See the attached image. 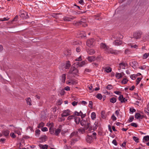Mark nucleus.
Masks as SVG:
<instances>
[{
    "label": "nucleus",
    "mask_w": 149,
    "mask_h": 149,
    "mask_svg": "<svg viewBox=\"0 0 149 149\" xmlns=\"http://www.w3.org/2000/svg\"><path fill=\"white\" fill-rule=\"evenodd\" d=\"M70 111L68 109L65 110L63 111V113L61 114V116L63 117L67 116L70 114Z\"/></svg>",
    "instance_id": "nucleus-10"
},
{
    "label": "nucleus",
    "mask_w": 149,
    "mask_h": 149,
    "mask_svg": "<svg viewBox=\"0 0 149 149\" xmlns=\"http://www.w3.org/2000/svg\"><path fill=\"white\" fill-rule=\"evenodd\" d=\"M86 64L85 61H82L81 62H77L74 63L72 66L70 71L69 72V73L70 74H76L78 73V71L76 68L74 67V66L77 65L78 67H81L84 66Z\"/></svg>",
    "instance_id": "nucleus-1"
},
{
    "label": "nucleus",
    "mask_w": 149,
    "mask_h": 149,
    "mask_svg": "<svg viewBox=\"0 0 149 149\" xmlns=\"http://www.w3.org/2000/svg\"><path fill=\"white\" fill-rule=\"evenodd\" d=\"M71 66V64L70 63V61H67L65 64H61L59 67L60 69L62 70H64L65 69H68Z\"/></svg>",
    "instance_id": "nucleus-3"
},
{
    "label": "nucleus",
    "mask_w": 149,
    "mask_h": 149,
    "mask_svg": "<svg viewBox=\"0 0 149 149\" xmlns=\"http://www.w3.org/2000/svg\"><path fill=\"white\" fill-rule=\"evenodd\" d=\"M122 42L121 40H116L113 42V44L116 45H119L122 44Z\"/></svg>",
    "instance_id": "nucleus-21"
},
{
    "label": "nucleus",
    "mask_w": 149,
    "mask_h": 149,
    "mask_svg": "<svg viewBox=\"0 0 149 149\" xmlns=\"http://www.w3.org/2000/svg\"><path fill=\"white\" fill-rule=\"evenodd\" d=\"M141 78H138L136 80V81L137 82L136 84H138L140 81L141 80Z\"/></svg>",
    "instance_id": "nucleus-50"
},
{
    "label": "nucleus",
    "mask_w": 149,
    "mask_h": 149,
    "mask_svg": "<svg viewBox=\"0 0 149 149\" xmlns=\"http://www.w3.org/2000/svg\"><path fill=\"white\" fill-rule=\"evenodd\" d=\"M91 72V70L89 69H86L84 71L85 73H89Z\"/></svg>",
    "instance_id": "nucleus-51"
},
{
    "label": "nucleus",
    "mask_w": 149,
    "mask_h": 149,
    "mask_svg": "<svg viewBox=\"0 0 149 149\" xmlns=\"http://www.w3.org/2000/svg\"><path fill=\"white\" fill-rule=\"evenodd\" d=\"M112 70L111 68L109 67H106L104 71L106 72L107 73H109L111 72Z\"/></svg>",
    "instance_id": "nucleus-26"
},
{
    "label": "nucleus",
    "mask_w": 149,
    "mask_h": 149,
    "mask_svg": "<svg viewBox=\"0 0 149 149\" xmlns=\"http://www.w3.org/2000/svg\"><path fill=\"white\" fill-rule=\"evenodd\" d=\"M95 40L93 38L88 40L86 42V45L89 47H93L95 44Z\"/></svg>",
    "instance_id": "nucleus-6"
},
{
    "label": "nucleus",
    "mask_w": 149,
    "mask_h": 149,
    "mask_svg": "<svg viewBox=\"0 0 149 149\" xmlns=\"http://www.w3.org/2000/svg\"><path fill=\"white\" fill-rule=\"evenodd\" d=\"M78 140V139L77 138H72L71 139V144H74L75 142L77 141Z\"/></svg>",
    "instance_id": "nucleus-23"
},
{
    "label": "nucleus",
    "mask_w": 149,
    "mask_h": 149,
    "mask_svg": "<svg viewBox=\"0 0 149 149\" xmlns=\"http://www.w3.org/2000/svg\"><path fill=\"white\" fill-rule=\"evenodd\" d=\"M79 114H80V116L81 118L82 119L83 118H84L86 116V114L84 113L83 114V113L80 111L79 112Z\"/></svg>",
    "instance_id": "nucleus-30"
},
{
    "label": "nucleus",
    "mask_w": 149,
    "mask_h": 149,
    "mask_svg": "<svg viewBox=\"0 0 149 149\" xmlns=\"http://www.w3.org/2000/svg\"><path fill=\"white\" fill-rule=\"evenodd\" d=\"M108 47L105 44L102 43L100 44V48L104 49L105 52L108 49Z\"/></svg>",
    "instance_id": "nucleus-13"
},
{
    "label": "nucleus",
    "mask_w": 149,
    "mask_h": 149,
    "mask_svg": "<svg viewBox=\"0 0 149 149\" xmlns=\"http://www.w3.org/2000/svg\"><path fill=\"white\" fill-rule=\"evenodd\" d=\"M65 93V92L64 91L63 89L61 90L60 92V94L61 95H63Z\"/></svg>",
    "instance_id": "nucleus-55"
},
{
    "label": "nucleus",
    "mask_w": 149,
    "mask_h": 149,
    "mask_svg": "<svg viewBox=\"0 0 149 149\" xmlns=\"http://www.w3.org/2000/svg\"><path fill=\"white\" fill-rule=\"evenodd\" d=\"M10 132L9 130H3L2 132V135H3L5 136H7L9 135Z\"/></svg>",
    "instance_id": "nucleus-19"
},
{
    "label": "nucleus",
    "mask_w": 149,
    "mask_h": 149,
    "mask_svg": "<svg viewBox=\"0 0 149 149\" xmlns=\"http://www.w3.org/2000/svg\"><path fill=\"white\" fill-rule=\"evenodd\" d=\"M116 101V98L113 97L110 99V102L112 103H114Z\"/></svg>",
    "instance_id": "nucleus-29"
},
{
    "label": "nucleus",
    "mask_w": 149,
    "mask_h": 149,
    "mask_svg": "<svg viewBox=\"0 0 149 149\" xmlns=\"http://www.w3.org/2000/svg\"><path fill=\"white\" fill-rule=\"evenodd\" d=\"M78 132L77 131H74L70 135L69 137L70 139H72L77 136Z\"/></svg>",
    "instance_id": "nucleus-12"
},
{
    "label": "nucleus",
    "mask_w": 149,
    "mask_h": 149,
    "mask_svg": "<svg viewBox=\"0 0 149 149\" xmlns=\"http://www.w3.org/2000/svg\"><path fill=\"white\" fill-rule=\"evenodd\" d=\"M62 82L63 83H64L65 81V79H66L65 75H62Z\"/></svg>",
    "instance_id": "nucleus-38"
},
{
    "label": "nucleus",
    "mask_w": 149,
    "mask_h": 149,
    "mask_svg": "<svg viewBox=\"0 0 149 149\" xmlns=\"http://www.w3.org/2000/svg\"><path fill=\"white\" fill-rule=\"evenodd\" d=\"M59 13H53L52 14V16L56 18H57L58 17V16L59 15Z\"/></svg>",
    "instance_id": "nucleus-36"
},
{
    "label": "nucleus",
    "mask_w": 149,
    "mask_h": 149,
    "mask_svg": "<svg viewBox=\"0 0 149 149\" xmlns=\"http://www.w3.org/2000/svg\"><path fill=\"white\" fill-rule=\"evenodd\" d=\"M74 116H80V114H79V112H78L77 111H75L74 112Z\"/></svg>",
    "instance_id": "nucleus-53"
},
{
    "label": "nucleus",
    "mask_w": 149,
    "mask_h": 149,
    "mask_svg": "<svg viewBox=\"0 0 149 149\" xmlns=\"http://www.w3.org/2000/svg\"><path fill=\"white\" fill-rule=\"evenodd\" d=\"M86 140L88 143H91L92 140V136H88L86 137Z\"/></svg>",
    "instance_id": "nucleus-18"
},
{
    "label": "nucleus",
    "mask_w": 149,
    "mask_h": 149,
    "mask_svg": "<svg viewBox=\"0 0 149 149\" xmlns=\"http://www.w3.org/2000/svg\"><path fill=\"white\" fill-rule=\"evenodd\" d=\"M70 54V51H66L65 52V55H69Z\"/></svg>",
    "instance_id": "nucleus-59"
},
{
    "label": "nucleus",
    "mask_w": 149,
    "mask_h": 149,
    "mask_svg": "<svg viewBox=\"0 0 149 149\" xmlns=\"http://www.w3.org/2000/svg\"><path fill=\"white\" fill-rule=\"evenodd\" d=\"M148 56V53H145L143 55V59H146Z\"/></svg>",
    "instance_id": "nucleus-41"
},
{
    "label": "nucleus",
    "mask_w": 149,
    "mask_h": 149,
    "mask_svg": "<svg viewBox=\"0 0 149 149\" xmlns=\"http://www.w3.org/2000/svg\"><path fill=\"white\" fill-rule=\"evenodd\" d=\"M78 35L79 37H80L81 38H84L86 36V34L84 31H81L80 32L78 33Z\"/></svg>",
    "instance_id": "nucleus-15"
},
{
    "label": "nucleus",
    "mask_w": 149,
    "mask_h": 149,
    "mask_svg": "<svg viewBox=\"0 0 149 149\" xmlns=\"http://www.w3.org/2000/svg\"><path fill=\"white\" fill-rule=\"evenodd\" d=\"M74 121L77 124H79L81 121V118L79 117L75 116L74 118Z\"/></svg>",
    "instance_id": "nucleus-20"
},
{
    "label": "nucleus",
    "mask_w": 149,
    "mask_h": 149,
    "mask_svg": "<svg viewBox=\"0 0 149 149\" xmlns=\"http://www.w3.org/2000/svg\"><path fill=\"white\" fill-rule=\"evenodd\" d=\"M80 124L82 126H84V128L85 130H87L89 127V125H90L89 121H85L83 119L81 120Z\"/></svg>",
    "instance_id": "nucleus-4"
},
{
    "label": "nucleus",
    "mask_w": 149,
    "mask_h": 149,
    "mask_svg": "<svg viewBox=\"0 0 149 149\" xmlns=\"http://www.w3.org/2000/svg\"><path fill=\"white\" fill-rule=\"evenodd\" d=\"M128 81V80L126 78L124 79L122 82V84H126Z\"/></svg>",
    "instance_id": "nucleus-42"
},
{
    "label": "nucleus",
    "mask_w": 149,
    "mask_h": 149,
    "mask_svg": "<svg viewBox=\"0 0 149 149\" xmlns=\"http://www.w3.org/2000/svg\"><path fill=\"white\" fill-rule=\"evenodd\" d=\"M90 125H89V127L88 128V130L90 132H93V131H92V130H94V129H93V128L91 127Z\"/></svg>",
    "instance_id": "nucleus-57"
},
{
    "label": "nucleus",
    "mask_w": 149,
    "mask_h": 149,
    "mask_svg": "<svg viewBox=\"0 0 149 149\" xmlns=\"http://www.w3.org/2000/svg\"><path fill=\"white\" fill-rule=\"evenodd\" d=\"M41 130L43 132H46L48 131V129L46 127H44L41 128Z\"/></svg>",
    "instance_id": "nucleus-49"
},
{
    "label": "nucleus",
    "mask_w": 149,
    "mask_h": 149,
    "mask_svg": "<svg viewBox=\"0 0 149 149\" xmlns=\"http://www.w3.org/2000/svg\"><path fill=\"white\" fill-rule=\"evenodd\" d=\"M25 100L28 105H29L30 106L31 105V99L30 97H28L26 98Z\"/></svg>",
    "instance_id": "nucleus-22"
},
{
    "label": "nucleus",
    "mask_w": 149,
    "mask_h": 149,
    "mask_svg": "<svg viewBox=\"0 0 149 149\" xmlns=\"http://www.w3.org/2000/svg\"><path fill=\"white\" fill-rule=\"evenodd\" d=\"M87 51L88 53L89 54L91 55L93 54L95 52L94 50L91 49H88Z\"/></svg>",
    "instance_id": "nucleus-17"
},
{
    "label": "nucleus",
    "mask_w": 149,
    "mask_h": 149,
    "mask_svg": "<svg viewBox=\"0 0 149 149\" xmlns=\"http://www.w3.org/2000/svg\"><path fill=\"white\" fill-rule=\"evenodd\" d=\"M142 34V32L141 31H136L133 33V37L137 39H139L141 38Z\"/></svg>",
    "instance_id": "nucleus-5"
},
{
    "label": "nucleus",
    "mask_w": 149,
    "mask_h": 149,
    "mask_svg": "<svg viewBox=\"0 0 149 149\" xmlns=\"http://www.w3.org/2000/svg\"><path fill=\"white\" fill-rule=\"evenodd\" d=\"M111 118L113 121L116 120L117 119L116 118L115 116L113 114L112 115Z\"/></svg>",
    "instance_id": "nucleus-47"
},
{
    "label": "nucleus",
    "mask_w": 149,
    "mask_h": 149,
    "mask_svg": "<svg viewBox=\"0 0 149 149\" xmlns=\"http://www.w3.org/2000/svg\"><path fill=\"white\" fill-rule=\"evenodd\" d=\"M35 132L36 134V135H38L39 136L40 134V131L39 130H36Z\"/></svg>",
    "instance_id": "nucleus-61"
},
{
    "label": "nucleus",
    "mask_w": 149,
    "mask_h": 149,
    "mask_svg": "<svg viewBox=\"0 0 149 149\" xmlns=\"http://www.w3.org/2000/svg\"><path fill=\"white\" fill-rule=\"evenodd\" d=\"M88 61L90 62H91L95 60V58L93 56L88 57L87 58Z\"/></svg>",
    "instance_id": "nucleus-24"
},
{
    "label": "nucleus",
    "mask_w": 149,
    "mask_h": 149,
    "mask_svg": "<svg viewBox=\"0 0 149 149\" xmlns=\"http://www.w3.org/2000/svg\"><path fill=\"white\" fill-rule=\"evenodd\" d=\"M127 65L126 63H121L119 64V67L120 69H125Z\"/></svg>",
    "instance_id": "nucleus-14"
},
{
    "label": "nucleus",
    "mask_w": 149,
    "mask_h": 149,
    "mask_svg": "<svg viewBox=\"0 0 149 149\" xmlns=\"http://www.w3.org/2000/svg\"><path fill=\"white\" fill-rule=\"evenodd\" d=\"M91 118L92 120H94L96 118V115L94 112H92L91 113Z\"/></svg>",
    "instance_id": "nucleus-27"
},
{
    "label": "nucleus",
    "mask_w": 149,
    "mask_h": 149,
    "mask_svg": "<svg viewBox=\"0 0 149 149\" xmlns=\"http://www.w3.org/2000/svg\"><path fill=\"white\" fill-rule=\"evenodd\" d=\"M130 125H131L132 126H133L134 127H137V124L134 123H133L130 124Z\"/></svg>",
    "instance_id": "nucleus-44"
},
{
    "label": "nucleus",
    "mask_w": 149,
    "mask_h": 149,
    "mask_svg": "<svg viewBox=\"0 0 149 149\" xmlns=\"http://www.w3.org/2000/svg\"><path fill=\"white\" fill-rule=\"evenodd\" d=\"M143 139L146 141H149V136H146L143 137Z\"/></svg>",
    "instance_id": "nucleus-37"
},
{
    "label": "nucleus",
    "mask_w": 149,
    "mask_h": 149,
    "mask_svg": "<svg viewBox=\"0 0 149 149\" xmlns=\"http://www.w3.org/2000/svg\"><path fill=\"white\" fill-rule=\"evenodd\" d=\"M73 23L76 26L82 25L84 27H85L87 26L86 20L84 19H82L79 22H76L74 21Z\"/></svg>",
    "instance_id": "nucleus-2"
},
{
    "label": "nucleus",
    "mask_w": 149,
    "mask_h": 149,
    "mask_svg": "<svg viewBox=\"0 0 149 149\" xmlns=\"http://www.w3.org/2000/svg\"><path fill=\"white\" fill-rule=\"evenodd\" d=\"M134 119V117L133 116H132L129 118L128 120V121L130 123Z\"/></svg>",
    "instance_id": "nucleus-54"
},
{
    "label": "nucleus",
    "mask_w": 149,
    "mask_h": 149,
    "mask_svg": "<svg viewBox=\"0 0 149 149\" xmlns=\"http://www.w3.org/2000/svg\"><path fill=\"white\" fill-rule=\"evenodd\" d=\"M123 96L122 95H120L118 97V99H119V100L121 102V101H122V100H123Z\"/></svg>",
    "instance_id": "nucleus-56"
},
{
    "label": "nucleus",
    "mask_w": 149,
    "mask_h": 149,
    "mask_svg": "<svg viewBox=\"0 0 149 149\" xmlns=\"http://www.w3.org/2000/svg\"><path fill=\"white\" fill-rule=\"evenodd\" d=\"M79 3L81 5H84V4L83 0H81L79 1Z\"/></svg>",
    "instance_id": "nucleus-63"
},
{
    "label": "nucleus",
    "mask_w": 149,
    "mask_h": 149,
    "mask_svg": "<svg viewBox=\"0 0 149 149\" xmlns=\"http://www.w3.org/2000/svg\"><path fill=\"white\" fill-rule=\"evenodd\" d=\"M44 125V123L43 122H41L40 123L38 126V128H40L42 127H43Z\"/></svg>",
    "instance_id": "nucleus-31"
},
{
    "label": "nucleus",
    "mask_w": 149,
    "mask_h": 149,
    "mask_svg": "<svg viewBox=\"0 0 149 149\" xmlns=\"http://www.w3.org/2000/svg\"><path fill=\"white\" fill-rule=\"evenodd\" d=\"M49 132L51 134H53L54 133V130L53 129V128H52V127H50L49 129Z\"/></svg>",
    "instance_id": "nucleus-32"
},
{
    "label": "nucleus",
    "mask_w": 149,
    "mask_h": 149,
    "mask_svg": "<svg viewBox=\"0 0 149 149\" xmlns=\"http://www.w3.org/2000/svg\"><path fill=\"white\" fill-rule=\"evenodd\" d=\"M138 75H131L130 76L131 78L133 80H134L135 79L136 77Z\"/></svg>",
    "instance_id": "nucleus-52"
},
{
    "label": "nucleus",
    "mask_w": 149,
    "mask_h": 149,
    "mask_svg": "<svg viewBox=\"0 0 149 149\" xmlns=\"http://www.w3.org/2000/svg\"><path fill=\"white\" fill-rule=\"evenodd\" d=\"M133 139L136 142H139V138L136 136H134L133 137Z\"/></svg>",
    "instance_id": "nucleus-35"
},
{
    "label": "nucleus",
    "mask_w": 149,
    "mask_h": 149,
    "mask_svg": "<svg viewBox=\"0 0 149 149\" xmlns=\"http://www.w3.org/2000/svg\"><path fill=\"white\" fill-rule=\"evenodd\" d=\"M146 66L145 65H143L142 66H139V69H141L142 70H144L146 69Z\"/></svg>",
    "instance_id": "nucleus-34"
},
{
    "label": "nucleus",
    "mask_w": 149,
    "mask_h": 149,
    "mask_svg": "<svg viewBox=\"0 0 149 149\" xmlns=\"http://www.w3.org/2000/svg\"><path fill=\"white\" fill-rule=\"evenodd\" d=\"M14 132L15 133L17 134L18 135H21V132L15 129L14 130Z\"/></svg>",
    "instance_id": "nucleus-46"
},
{
    "label": "nucleus",
    "mask_w": 149,
    "mask_h": 149,
    "mask_svg": "<svg viewBox=\"0 0 149 149\" xmlns=\"http://www.w3.org/2000/svg\"><path fill=\"white\" fill-rule=\"evenodd\" d=\"M88 106L91 109L93 108V102L91 101L89 102Z\"/></svg>",
    "instance_id": "nucleus-45"
},
{
    "label": "nucleus",
    "mask_w": 149,
    "mask_h": 149,
    "mask_svg": "<svg viewBox=\"0 0 149 149\" xmlns=\"http://www.w3.org/2000/svg\"><path fill=\"white\" fill-rule=\"evenodd\" d=\"M137 63L135 61H133L130 62V64L133 68H135L137 65Z\"/></svg>",
    "instance_id": "nucleus-16"
},
{
    "label": "nucleus",
    "mask_w": 149,
    "mask_h": 149,
    "mask_svg": "<svg viewBox=\"0 0 149 149\" xmlns=\"http://www.w3.org/2000/svg\"><path fill=\"white\" fill-rule=\"evenodd\" d=\"M77 103H78L77 102L74 101L72 103V104L73 106H74L76 105L77 104Z\"/></svg>",
    "instance_id": "nucleus-64"
},
{
    "label": "nucleus",
    "mask_w": 149,
    "mask_h": 149,
    "mask_svg": "<svg viewBox=\"0 0 149 149\" xmlns=\"http://www.w3.org/2000/svg\"><path fill=\"white\" fill-rule=\"evenodd\" d=\"M20 15L23 19H26L28 17L27 13L23 10L20 11Z\"/></svg>",
    "instance_id": "nucleus-7"
},
{
    "label": "nucleus",
    "mask_w": 149,
    "mask_h": 149,
    "mask_svg": "<svg viewBox=\"0 0 149 149\" xmlns=\"http://www.w3.org/2000/svg\"><path fill=\"white\" fill-rule=\"evenodd\" d=\"M113 88V86L111 85H108L107 87L106 88L109 90H110V89H112Z\"/></svg>",
    "instance_id": "nucleus-40"
},
{
    "label": "nucleus",
    "mask_w": 149,
    "mask_h": 149,
    "mask_svg": "<svg viewBox=\"0 0 149 149\" xmlns=\"http://www.w3.org/2000/svg\"><path fill=\"white\" fill-rule=\"evenodd\" d=\"M85 129H79L78 130V131L79 132H81L82 133H84L85 132Z\"/></svg>",
    "instance_id": "nucleus-58"
},
{
    "label": "nucleus",
    "mask_w": 149,
    "mask_h": 149,
    "mask_svg": "<svg viewBox=\"0 0 149 149\" xmlns=\"http://www.w3.org/2000/svg\"><path fill=\"white\" fill-rule=\"evenodd\" d=\"M75 116L74 115L69 116L68 118V120H70L72 118H74Z\"/></svg>",
    "instance_id": "nucleus-43"
},
{
    "label": "nucleus",
    "mask_w": 149,
    "mask_h": 149,
    "mask_svg": "<svg viewBox=\"0 0 149 149\" xmlns=\"http://www.w3.org/2000/svg\"><path fill=\"white\" fill-rule=\"evenodd\" d=\"M64 89L67 91H69L70 90V88L68 86H67L64 88Z\"/></svg>",
    "instance_id": "nucleus-60"
},
{
    "label": "nucleus",
    "mask_w": 149,
    "mask_h": 149,
    "mask_svg": "<svg viewBox=\"0 0 149 149\" xmlns=\"http://www.w3.org/2000/svg\"><path fill=\"white\" fill-rule=\"evenodd\" d=\"M112 143L113 144L115 145L116 146L117 144V142L116 140L114 139L112 141Z\"/></svg>",
    "instance_id": "nucleus-62"
},
{
    "label": "nucleus",
    "mask_w": 149,
    "mask_h": 149,
    "mask_svg": "<svg viewBox=\"0 0 149 149\" xmlns=\"http://www.w3.org/2000/svg\"><path fill=\"white\" fill-rule=\"evenodd\" d=\"M140 116L141 115L139 113H136L135 115V118L137 119H138L140 117Z\"/></svg>",
    "instance_id": "nucleus-33"
},
{
    "label": "nucleus",
    "mask_w": 149,
    "mask_h": 149,
    "mask_svg": "<svg viewBox=\"0 0 149 149\" xmlns=\"http://www.w3.org/2000/svg\"><path fill=\"white\" fill-rule=\"evenodd\" d=\"M108 49L106 50V52L107 53H111V54H118L119 52L115 50H113L111 48H109V46L108 47Z\"/></svg>",
    "instance_id": "nucleus-8"
},
{
    "label": "nucleus",
    "mask_w": 149,
    "mask_h": 149,
    "mask_svg": "<svg viewBox=\"0 0 149 149\" xmlns=\"http://www.w3.org/2000/svg\"><path fill=\"white\" fill-rule=\"evenodd\" d=\"M75 18V17L72 16H70L69 17L65 16L63 17V19L65 21H71Z\"/></svg>",
    "instance_id": "nucleus-9"
},
{
    "label": "nucleus",
    "mask_w": 149,
    "mask_h": 149,
    "mask_svg": "<svg viewBox=\"0 0 149 149\" xmlns=\"http://www.w3.org/2000/svg\"><path fill=\"white\" fill-rule=\"evenodd\" d=\"M129 46H130L131 48H137L138 47V46L137 45L133 44H129Z\"/></svg>",
    "instance_id": "nucleus-28"
},
{
    "label": "nucleus",
    "mask_w": 149,
    "mask_h": 149,
    "mask_svg": "<svg viewBox=\"0 0 149 149\" xmlns=\"http://www.w3.org/2000/svg\"><path fill=\"white\" fill-rule=\"evenodd\" d=\"M10 136L13 138H15L16 137V135L13 132H11L10 134Z\"/></svg>",
    "instance_id": "nucleus-48"
},
{
    "label": "nucleus",
    "mask_w": 149,
    "mask_h": 149,
    "mask_svg": "<svg viewBox=\"0 0 149 149\" xmlns=\"http://www.w3.org/2000/svg\"><path fill=\"white\" fill-rule=\"evenodd\" d=\"M61 130L59 128L56 129L55 132V134L56 136H58L61 132Z\"/></svg>",
    "instance_id": "nucleus-25"
},
{
    "label": "nucleus",
    "mask_w": 149,
    "mask_h": 149,
    "mask_svg": "<svg viewBox=\"0 0 149 149\" xmlns=\"http://www.w3.org/2000/svg\"><path fill=\"white\" fill-rule=\"evenodd\" d=\"M96 97L99 100H101L102 99V96L101 94H98L97 95Z\"/></svg>",
    "instance_id": "nucleus-39"
},
{
    "label": "nucleus",
    "mask_w": 149,
    "mask_h": 149,
    "mask_svg": "<svg viewBox=\"0 0 149 149\" xmlns=\"http://www.w3.org/2000/svg\"><path fill=\"white\" fill-rule=\"evenodd\" d=\"M66 83L67 84H77L76 81L74 79H71L68 81H67Z\"/></svg>",
    "instance_id": "nucleus-11"
}]
</instances>
